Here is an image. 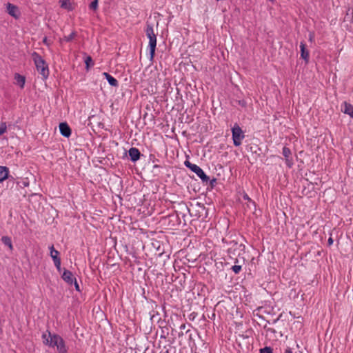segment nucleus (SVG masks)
I'll list each match as a JSON object with an SVG mask.
<instances>
[{"label": "nucleus", "mask_w": 353, "mask_h": 353, "mask_svg": "<svg viewBox=\"0 0 353 353\" xmlns=\"http://www.w3.org/2000/svg\"><path fill=\"white\" fill-rule=\"evenodd\" d=\"M42 334L43 342L45 345L51 347H57L59 353H68V349L63 338L57 334H52L50 332Z\"/></svg>", "instance_id": "nucleus-1"}, {"label": "nucleus", "mask_w": 353, "mask_h": 353, "mask_svg": "<svg viewBox=\"0 0 353 353\" xmlns=\"http://www.w3.org/2000/svg\"><path fill=\"white\" fill-rule=\"evenodd\" d=\"M31 57L38 72L42 76L43 79H48L50 72L46 61L37 52H33L31 54Z\"/></svg>", "instance_id": "nucleus-2"}, {"label": "nucleus", "mask_w": 353, "mask_h": 353, "mask_svg": "<svg viewBox=\"0 0 353 353\" xmlns=\"http://www.w3.org/2000/svg\"><path fill=\"white\" fill-rule=\"evenodd\" d=\"M145 34L149 39V51L150 60L153 59L155 54V49L157 46V36L154 32L152 24L147 23L145 28Z\"/></svg>", "instance_id": "nucleus-3"}, {"label": "nucleus", "mask_w": 353, "mask_h": 353, "mask_svg": "<svg viewBox=\"0 0 353 353\" xmlns=\"http://www.w3.org/2000/svg\"><path fill=\"white\" fill-rule=\"evenodd\" d=\"M184 164L191 171L194 172L200 178L203 183H208V181H210V177L205 174V173L199 166L192 163L188 160L184 162Z\"/></svg>", "instance_id": "nucleus-4"}, {"label": "nucleus", "mask_w": 353, "mask_h": 353, "mask_svg": "<svg viewBox=\"0 0 353 353\" xmlns=\"http://www.w3.org/2000/svg\"><path fill=\"white\" fill-rule=\"evenodd\" d=\"M232 136L234 145L235 146L241 145L242 140L245 138V134L237 123H235L232 128Z\"/></svg>", "instance_id": "nucleus-5"}, {"label": "nucleus", "mask_w": 353, "mask_h": 353, "mask_svg": "<svg viewBox=\"0 0 353 353\" xmlns=\"http://www.w3.org/2000/svg\"><path fill=\"white\" fill-rule=\"evenodd\" d=\"M164 221L167 223V225L170 228H176L180 225L182 223L181 217L179 216V211L169 214L164 218Z\"/></svg>", "instance_id": "nucleus-6"}, {"label": "nucleus", "mask_w": 353, "mask_h": 353, "mask_svg": "<svg viewBox=\"0 0 353 353\" xmlns=\"http://www.w3.org/2000/svg\"><path fill=\"white\" fill-rule=\"evenodd\" d=\"M6 8H7V12L10 16H12V17H14L16 19L19 18L20 12L19 10V8L17 6H16L10 3H8Z\"/></svg>", "instance_id": "nucleus-7"}, {"label": "nucleus", "mask_w": 353, "mask_h": 353, "mask_svg": "<svg viewBox=\"0 0 353 353\" xmlns=\"http://www.w3.org/2000/svg\"><path fill=\"white\" fill-rule=\"evenodd\" d=\"M59 131L62 136L68 138L71 135V128L66 122H62L59 124Z\"/></svg>", "instance_id": "nucleus-8"}, {"label": "nucleus", "mask_w": 353, "mask_h": 353, "mask_svg": "<svg viewBox=\"0 0 353 353\" xmlns=\"http://www.w3.org/2000/svg\"><path fill=\"white\" fill-rule=\"evenodd\" d=\"M62 279L67 283L68 285H72L73 281L75 277H74L73 274L70 270L66 269L63 270V274L61 275Z\"/></svg>", "instance_id": "nucleus-9"}, {"label": "nucleus", "mask_w": 353, "mask_h": 353, "mask_svg": "<svg viewBox=\"0 0 353 353\" xmlns=\"http://www.w3.org/2000/svg\"><path fill=\"white\" fill-rule=\"evenodd\" d=\"M128 154H129L130 160L132 162L137 161L140 159V157H141V152L139 150V149H137V148H133V147L130 148V150H128Z\"/></svg>", "instance_id": "nucleus-10"}, {"label": "nucleus", "mask_w": 353, "mask_h": 353, "mask_svg": "<svg viewBox=\"0 0 353 353\" xmlns=\"http://www.w3.org/2000/svg\"><path fill=\"white\" fill-rule=\"evenodd\" d=\"M301 57L305 61L306 63L309 61L310 53L308 50L306 49V45L304 42H301Z\"/></svg>", "instance_id": "nucleus-11"}, {"label": "nucleus", "mask_w": 353, "mask_h": 353, "mask_svg": "<svg viewBox=\"0 0 353 353\" xmlns=\"http://www.w3.org/2000/svg\"><path fill=\"white\" fill-rule=\"evenodd\" d=\"M103 75L105 77L106 80L108 81V83L114 87H118L119 86V82L112 75H110L108 72H103Z\"/></svg>", "instance_id": "nucleus-12"}, {"label": "nucleus", "mask_w": 353, "mask_h": 353, "mask_svg": "<svg viewBox=\"0 0 353 353\" xmlns=\"http://www.w3.org/2000/svg\"><path fill=\"white\" fill-rule=\"evenodd\" d=\"M186 212H190V209L188 208L187 205H183L181 207V210L179 212V216L181 217V219H182L183 221V225H186Z\"/></svg>", "instance_id": "nucleus-13"}, {"label": "nucleus", "mask_w": 353, "mask_h": 353, "mask_svg": "<svg viewBox=\"0 0 353 353\" xmlns=\"http://www.w3.org/2000/svg\"><path fill=\"white\" fill-rule=\"evenodd\" d=\"M243 198L244 200L247 201V207L250 210L254 211L256 210L255 202L252 201L246 193H244V194L243 195Z\"/></svg>", "instance_id": "nucleus-14"}, {"label": "nucleus", "mask_w": 353, "mask_h": 353, "mask_svg": "<svg viewBox=\"0 0 353 353\" xmlns=\"http://www.w3.org/2000/svg\"><path fill=\"white\" fill-rule=\"evenodd\" d=\"M343 112L346 114H348L350 115L352 118H353V105H351L350 103L345 101L343 103Z\"/></svg>", "instance_id": "nucleus-15"}, {"label": "nucleus", "mask_w": 353, "mask_h": 353, "mask_svg": "<svg viewBox=\"0 0 353 353\" xmlns=\"http://www.w3.org/2000/svg\"><path fill=\"white\" fill-rule=\"evenodd\" d=\"M9 169L6 166H0V182L3 181L8 177Z\"/></svg>", "instance_id": "nucleus-16"}, {"label": "nucleus", "mask_w": 353, "mask_h": 353, "mask_svg": "<svg viewBox=\"0 0 353 353\" xmlns=\"http://www.w3.org/2000/svg\"><path fill=\"white\" fill-rule=\"evenodd\" d=\"M59 2L62 8L66 9L69 11L73 10L74 8L73 3H72L70 0H60Z\"/></svg>", "instance_id": "nucleus-17"}, {"label": "nucleus", "mask_w": 353, "mask_h": 353, "mask_svg": "<svg viewBox=\"0 0 353 353\" xmlns=\"http://www.w3.org/2000/svg\"><path fill=\"white\" fill-rule=\"evenodd\" d=\"M14 79L17 81V83L19 85L21 88H24L25 82H26V78L24 76L21 75L18 73H16L14 74Z\"/></svg>", "instance_id": "nucleus-18"}, {"label": "nucleus", "mask_w": 353, "mask_h": 353, "mask_svg": "<svg viewBox=\"0 0 353 353\" xmlns=\"http://www.w3.org/2000/svg\"><path fill=\"white\" fill-rule=\"evenodd\" d=\"M1 241L5 245H7L10 250L13 249L12 240L10 237L8 236H3L1 237Z\"/></svg>", "instance_id": "nucleus-19"}, {"label": "nucleus", "mask_w": 353, "mask_h": 353, "mask_svg": "<svg viewBox=\"0 0 353 353\" xmlns=\"http://www.w3.org/2000/svg\"><path fill=\"white\" fill-rule=\"evenodd\" d=\"M85 68L89 70V68L94 65V61L90 56L86 57L85 59Z\"/></svg>", "instance_id": "nucleus-20"}, {"label": "nucleus", "mask_w": 353, "mask_h": 353, "mask_svg": "<svg viewBox=\"0 0 353 353\" xmlns=\"http://www.w3.org/2000/svg\"><path fill=\"white\" fill-rule=\"evenodd\" d=\"M50 256H51L52 260H54L55 258H60L59 256V252L54 249L53 245H51L50 247Z\"/></svg>", "instance_id": "nucleus-21"}, {"label": "nucleus", "mask_w": 353, "mask_h": 353, "mask_svg": "<svg viewBox=\"0 0 353 353\" xmlns=\"http://www.w3.org/2000/svg\"><path fill=\"white\" fill-rule=\"evenodd\" d=\"M282 154L285 158L290 157L291 156V150L289 148L285 146L283 148Z\"/></svg>", "instance_id": "nucleus-22"}, {"label": "nucleus", "mask_w": 353, "mask_h": 353, "mask_svg": "<svg viewBox=\"0 0 353 353\" xmlns=\"http://www.w3.org/2000/svg\"><path fill=\"white\" fill-rule=\"evenodd\" d=\"M54 263L55 267L57 268V270L59 272H61V259L60 258H55L54 260Z\"/></svg>", "instance_id": "nucleus-23"}, {"label": "nucleus", "mask_w": 353, "mask_h": 353, "mask_svg": "<svg viewBox=\"0 0 353 353\" xmlns=\"http://www.w3.org/2000/svg\"><path fill=\"white\" fill-rule=\"evenodd\" d=\"M76 37V32L74 31L71 34H70L68 36L64 37V40L67 42H70L74 39V38Z\"/></svg>", "instance_id": "nucleus-24"}, {"label": "nucleus", "mask_w": 353, "mask_h": 353, "mask_svg": "<svg viewBox=\"0 0 353 353\" xmlns=\"http://www.w3.org/2000/svg\"><path fill=\"white\" fill-rule=\"evenodd\" d=\"M7 130V125L6 122H2L0 125V135L5 133Z\"/></svg>", "instance_id": "nucleus-25"}, {"label": "nucleus", "mask_w": 353, "mask_h": 353, "mask_svg": "<svg viewBox=\"0 0 353 353\" xmlns=\"http://www.w3.org/2000/svg\"><path fill=\"white\" fill-rule=\"evenodd\" d=\"M242 266L240 265H234L231 269L235 274H239L241 271Z\"/></svg>", "instance_id": "nucleus-26"}, {"label": "nucleus", "mask_w": 353, "mask_h": 353, "mask_svg": "<svg viewBox=\"0 0 353 353\" xmlns=\"http://www.w3.org/2000/svg\"><path fill=\"white\" fill-rule=\"evenodd\" d=\"M260 353H273L272 348L271 347L265 346L263 348L260 349Z\"/></svg>", "instance_id": "nucleus-27"}, {"label": "nucleus", "mask_w": 353, "mask_h": 353, "mask_svg": "<svg viewBox=\"0 0 353 353\" xmlns=\"http://www.w3.org/2000/svg\"><path fill=\"white\" fill-rule=\"evenodd\" d=\"M91 10H97L98 8V0H94L91 2V3L89 6Z\"/></svg>", "instance_id": "nucleus-28"}, {"label": "nucleus", "mask_w": 353, "mask_h": 353, "mask_svg": "<svg viewBox=\"0 0 353 353\" xmlns=\"http://www.w3.org/2000/svg\"><path fill=\"white\" fill-rule=\"evenodd\" d=\"M196 316H197V313L195 312H193L188 315V319L191 321H194V319H196Z\"/></svg>", "instance_id": "nucleus-29"}, {"label": "nucleus", "mask_w": 353, "mask_h": 353, "mask_svg": "<svg viewBox=\"0 0 353 353\" xmlns=\"http://www.w3.org/2000/svg\"><path fill=\"white\" fill-rule=\"evenodd\" d=\"M285 163H286L287 166L289 168H291L293 164L292 158L288 157V158H285Z\"/></svg>", "instance_id": "nucleus-30"}, {"label": "nucleus", "mask_w": 353, "mask_h": 353, "mask_svg": "<svg viewBox=\"0 0 353 353\" xmlns=\"http://www.w3.org/2000/svg\"><path fill=\"white\" fill-rule=\"evenodd\" d=\"M209 183H210V185L212 188H213L215 185V184L216 183V178H213L212 179H210V181H208Z\"/></svg>", "instance_id": "nucleus-31"}, {"label": "nucleus", "mask_w": 353, "mask_h": 353, "mask_svg": "<svg viewBox=\"0 0 353 353\" xmlns=\"http://www.w3.org/2000/svg\"><path fill=\"white\" fill-rule=\"evenodd\" d=\"M73 284L74 285L75 290L78 292H80L81 291L80 287H79V285L76 279H74V280L73 281Z\"/></svg>", "instance_id": "nucleus-32"}, {"label": "nucleus", "mask_w": 353, "mask_h": 353, "mask_svg": "<svg viewBox=\"0 0 353 353\" xmlns=\"http://www.w3.org/2000/svg\"><path fill=\"white\" fill-rule=\"evenodd\" d=\"M236 103H237L239 105H241V107H245V106H246V105H247L246 101H245V100H243H243H238V101H236Z\"/></svg>", "instance_id": "nucleus-33"}, {"label": "nucleus", "mask_w": 353, "mask_h": 353, "mask_svg": "<svg viewBox=\"0 0 353 353\" xmlns=\"http://www.w3.org/2000/svg\"><path fill=\"white\" fill-rule=\"evenodd\" d=\"M196 205L199 207V210H198V212L200 213V210H201L202 211H204L205 210V206L203 205V204H200L199 203H197Z\"/></svg>", "instance_id": "nucleus-34"}, {"label": "nucleus", "mask_w": 353, "mask_h": 353, "mask_svg": "<svg viewBox=\"0 0 353 353\" xmlns=\"http://www.w3.org/2000/svg\"><path fill=\"white\" fill-rule=\"evenodd\" d=\"M334 243V240L332 238V236H330L328 240H327V244L329 246L332 245Z\"/></svg>", "instance_id": "nucleus-35"}, {"label": "nucleus", "mask_w": 353, "mask_h": 353, "mask_svg": "<svg viewBox=\"0 0 353 353\" xmlns=\"http://www.w3.org/2000/svg\"><path fill=\"white\" fill-rule=\"evenodd\" d=\"M284 353H293L292 352V350L290 347H287L285 351H284Z\"/></svg>", "instance_id": "nucleus-36"}, {"label": "nucleus", "mask_w": 353, "mask_h": 353, "mask_svg": "<svg viewBox=\"0 0 353 353\" xmlns=\"http://www.w3.org/2000/svg\"><path fill=\"white\" fill-rule=\"evenodd\" d=\"M43 43L47 46H49V43L48 41V39L46 37H45L43 39Z\"/></svg>", "instance_id": "nucleus-37"}, {"label": "nucleus", "mask_w": 353, "mask_h": 353, "mask_svg": "<svg viewBox=\"0 0 353 353\" xmlns=\"http://www.w3.org/2000/svg\"><path fill=\"white\" fill-rule=\"evenodd\" d=\"M186 327V325L185 323L182 324L181 326H180V330H185Z\"/></svg>", "instance_id": "nucleus-38"}, {"label": "nucleus", "mask_w": 353, "mask_h": 353, "mask_svg": "<svg viewBox=\"0 0 353 353\" xmlns=\"http://www.w3.org/2000/svg\"><path fill=\"white\" fill-rule=\"evenodd\" d=\"M350 22L353 23V9H352V19L350 20Z\"/></svg>", "instance_id": "nucleus-39"}, {"label": "nucleus", "mask_w": 353, "mask_h": 353, "mask_svg": "<svg viewBox=\"0 0 353 353\" xmlns=\"http://www.w3.org/2000/svg\"><path fill=\"white\" fill-rule=\"evenodd\" d=\"M160 168V165H154L153 166V168H154V169H155V168Z\"/></svg>", "instance_id": "nucleus-40"}, {"label": "nucleus", "mask_w": 353, "mask_h": 353, "mask_svg": "<svg viewBox=\"0 0 353 353\" xmlns=\"http://www.w3.org/2000/svg\"><path fill=\"white\" fill-rule=\"evenodd\" d=\"M313 38V34L312 33L310 34V40L312 41Z\"/></svg>", "instance_id": "nucleus-41"}, {"label": "nucleus", "mask_w": 353, "mask_h": 353, "mask_svg": "<svg viewBox=\"0 0 353 353\" xmlns=\"http://www.w3.org/2000/svg\"><path fill=\"white\" fill-rule=\"evenodd\" d=\"M183 332H181L179 333V337L183 336Z\"/></svg>", "instance_id": "nucleus-42"}, {"label": "nucleus", "mask_w": 353, "mask_h": 353, "mask_svg": "<svg viewBox=\"0 0 353 353\" xmlns=\"http://www.w3.org/2000/svg\"><path fill=\"white\" fill-rule=\"evenodd\" d=\"M269 1L274 3V2H275L276 0H269Z\"/></svg>", "instance_id": "nucleus-43"}, {"label": "nucleus", "mask_w": 353, "mask_h": 353, "mask_svg": "<svg viewBox=\"0 0 353 353\" xmlns=\"http://www.w3.org/2000/svg\"><path fill=\"white\" fill-rule=\"evenodd\" d=\"M28 183H24L25 186L28 185Z\"/></svg>", "instance_id": "nucleus-44"}, {"label": "nucleus", "mask_w": 353, "mask_h": 353, "mask_svg": "<svg viewBox=\"0 0 353 353\" xmlns=\"http://www.w3.org/2000/svg\"><path fill=\"white\" fill-rule=\"evenodd\" d=\"M228 252H229V253H230V252H231V248H230V249L228 250Z\"/></svg>", "instance_id": "nucleus-45"}, {"label": "nucleus", "mask_w": 353, "mask_h": 353, "mask_svg": "<svg viewBox=\"0 0 353 353\" xmlns=\"http://www.w3.org/2000/svg\"><path fill=\"white\" fill-rule=\"evenodd\" d=\"M188 332H190V330H188L186 331V333H188Z\"/></svg>", "instance_id": "nucleus-46"}]
</instances>
